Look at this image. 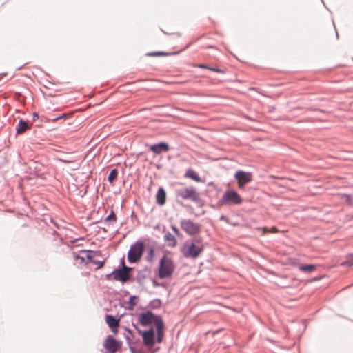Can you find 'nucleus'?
Returning a JSON list of instances; mask_svg holds the SVG:
<instances>
[{
    "instance_id": "nucleus-29",
    "label": "nucleus",
    "mask_w": 353,
    "mask_h": 353,
    "mask_svg": "<svg viewBox=\"0 0 353 353\" xmlns=\"http://www.w3.org/2000/svg\"><path fill=\"white\" fill-rule=\"evenodd\" d=\"M196 67L199 68H205V69H208V68H210L209 66H208L207 65H204V64H198L196 65Z\"/></svg>"
},
{
    "instance_id": "nucleus-11",
    "label": "nucleus",
    "mask_w": 353,
    "mask_h": 353,
    "mask_svg": "<svg viewBox=\"0 0 353 353\" xmlns=\"http://www.w3.org/2000/svg\"><path fill=\"white\" fill-rule=\"evenodd\" d=\"M235 179L238 181L239 188H243L246 183L252 181V174L244 171H237L234 174Z\"/></svg>"
},
{
    "instance_id": "nucleus-7",
    "label": "nucleus",
    "mask_w": 353,
    "mask_h": 353,
    "mask_svg": "<svg viewBox=\"0 0 353 353\" xmlns=\"http://www.w3.org/2000/svg\"><path fill=\"white\" fill-rule=\"evenodd\" d=\"M99 256V254L98 252L90 250H81L79 254L74 253L73 254L74 259L78 263H88V262L91 261L93 258H96Z\"/></svg>"
},
{
    "instance_id": "nucleus-9",
    "label": "nucleus",
    "mask_w": 353,
    "mask_h": 353,
    "mask_svg": "<svg viewBox=\"0 0 353 353\" xmlns=\"http://www.w3.org/2000/svg\"><path fill=\"white\" fill-rule=\"evenodd\" d=\"M176 194L185 200H192L196 201L199 199V194L193 187L183 188L176 190Z\"/></svg>"
},
{
    "instance_id": "nucleus-14",
    "label": "nucleus",
    "mask_w": 353,
    "mask_h": 353,
    "mask_svg": "<svg viewBox=\"0 0 353 353\" xmlns=\"http://www.w3.org/2000/svg\"><path fill=\"white\" fill-rule=\"evenodd\" d=\"M150 150L155 154H160L161 152H167L169 150V146L167 143H159L158 144L152 145L150 147Z\"/></svg>"
},
{
    "instance_id": "nucleus-34",
    "label": "nucleus",
    "mask_w": 353,
    "mask_h": 353,
    "mask_svg": "<svg viewBox=\"0 0 353 353\" xmlns=\"http://www.w3.org/2000/svg\"><path fill=\"white\" fill-rule=\"evenodd\" d=\"M153 252H154V251H153V250H152V249H151V250H150V254H153Z\"/></svg>"
},
{
    "instance_id": "nucleus-6",
    "label": "nucleus",
    "mask_w": 353,
    "mask_h": 353,
    "mask_svg": "<svg viewBox=\"0 0 353 353\" xmlns=\"http://www.w3.org/2000/svg\"><path fill=\"white\" fill-rule=\"evenodd\" d=\"M242 199L236 191L229 190L225 192L220 202L222 205H239L242 203Z\"/></svg>"
},
{
    "instance_id": "nucleus-10",
    "label": "nucleus",
    "mask_w": 353,
    "mask_h": 353,
    "mask_svg": "<svg viewBox=\"0 0 353 353\" xmlns=\"http://www.w3.org/2000/svg\"><path fill=\"white\" fill-rule=\"evenodd\" d=\"M104 347L110 353H115L121 346V343L111 336H108L104 342Z\"/></svg>"
},
{
    "instance_id": "nucleus-12",
    "label": "nucleus",
    "mask_w": 353,
    "mask_h": 353,
    "mask_svg": "<svg viewBox=\"0 0 353 353\" xmlns=\"http://www.w3.org/2000/svg\"><path fill=\"white\" fill-rule=\"evenodd\" d=\"M130 268H128L123 265V268L121 269L117 270L112 272V276L116 281H121L125 282L129 279V272Z\"/></svg>"
},
{
    "instance_id": "nucleus-19",
    "label": "nucleus",
    "mask_w": 353,
    "mask_h": 353,
    "mask_svg": "<svg viewBox=\"0 0 353 353\" xmlns=\"http://www.w3.org/2000/svg\"><path fill=\"white\" fill-rule=\"evenodd\" d=\"M139 298L135 296H131L128 301V308L130 310H133L134 306H136L138 303Z\"/></svg>"
},
{
    "instance_id": "nucleus-4",
    "label": "nucleus",
    "mask_w": 353,
    "mask_h": 353,
    "mask_svg": "<svg viewBox=\"0 0 353 353\" xmlns=\"http://www.w3.org/2000/svg\"><path fill=\"white\" fill-rule=\"evenodd\" d=\"M141 335L143 344L150 351L155 352L159 350V347H154L157 343H159L162 341L164 332H139Z\"/></svg>"
},
{
    "instance_id": "nucleus-33",
    "label": "nucleus",
    "mask_w": 353,
    "mask_h": 353,
    "mask_svg": "<svg viewBox=\"0 0 353 353\" xmlns=\"http://www.w3.org/2000/svg\"><path fill=\"white\" fill-rule=\"evenodd\" d=\"M263 230H264V232H266L268 231V230H267V228H263Z\"/></svg>"
},
{
    "instance_id": "nucleus-2",
    "label": "nucleus",
    "mask_w": 353,
    "mask_h": 353,
    "mask_svg": "<svg viewBox=\"0 0 353 353\" xmlns=\"http://www.w3.org/2000/svg\"><path fill=\"white\" fill-rule=\"evenodd\" d=\"M203 250V240L201 237L195 238L190 243H185L181 251L187 258H197Z\"/></svg>"
},
{
    "instance_id": "nucleus-31",
    "label": "nucleus",
    "mask_w": 353,
    "mask_h": 353,
    "mask_svg": "<svg viewBox=\"0 0 353 353\" xmlns=\"http://www.w3.org/2000/svg\"><path fill=\"white\" fill-rule=\"evenodd\" d=\"M39 118V115L37 113L34 112L33 113V120L35 121L36 119H37Z\"/></svg>"
},
{
    "instance_id": "nucleus-1",
    "label": "nucleus",
    "mask_w": 353,
    "mask_h": 353,
    "mask_svg": "<svg viewBox=\"0 0 353 353\" xmlns=\"http://www.w3.org/2000/svg\"><path fill=\"white\" fill-rule=\"evenodd\" d=\"M139 321L143 326L151 327L149 331H153L154 327L157 329V331H163L164 329L161 317L154 315L150 311L141 314L139 316Z\"/></svg>"
},
{
    "instance_id": "nucleus-30",
    "label": "nucleus",
    "mask_w": 353,
    "mask_h": 353,
    "mask_svg": "<svg viewBox=\"0 0 353 353\" xmlns=\"http://www.w3.org/2000/svg\"><path fill=\"white\" fill-rule=\"evenodd\" d=\"M164 54L162 52H154V53H150L149 55L150 56H160V55H163Z\"/></svg>"
},
{
    "instance_id": "nucleus-16",
    "label": "nucleus",
    "mask_w": 353,
    "mask_h": 353,
    "mask_svg": "<svg viewBox=\"0 0 353 353\" xmlns=\"http://www.w3.org/2000/svg\"><path fill=\"white\" fill-rule=\"evenodd\" d=\"M164 240L167 246L174 248L176 245L177 241L175 236L170 232H168L164 236Z\"/></svg>"
},
{
    "instance_id": "nucleus-28",
    "label": "nucleus",
    "mask_w": 353,
    "mask_h": 353,
    "mask_svg": "<svg viewBox=\"0 0 353 353\" xmlns=\"http://www.w3.org/2000/svg\"><path fill=\"white\" fill-rule=\"evenodd\" d=\"M171 228H172V230H173V232H174L176 234H177V235H179V231L178 228H177L176 226H174V225H172V226H171Z\"/></svg>"
},
{
    "instance_id": "nucleus-22",
    "label": "nucleus",
    "mask_w": 353,
    "mask_h": 353,
    "mask_svg": "<svg viewBox=\"0 0 353 353\" xmlns=\"http://www.w3.org/2000/svg\"><path fill=\"white\" fill-rule=\"evenodd\" d=\"M117 174L118 172L117 169L112 170L108 176L109 182L111 183H113V181L117 179Z\"/></svg>"
},
{
    "instance_id": "nucleus-5",
    "label": "nucleus",
    "mask_w": 353,
    "mask_h": 353,
    "mask_svg": "<svg viewBox=\"0 0 353 353\" xmlns=\"http://www.w3.org/2000/svg\"><path fill=\"white\" fill-rule=\"evenodd\" d=\"M144 245L142 242L138 241L132 245L128 252V259L130 263L138 262L143 254Z\"/></svg>"
},
{
    "instance_id": "nucleus-20",
    "label": "nucleus",
    "mask_w": 353,
    "mask_h": 353,
    "mask_svg": "<svg viewBox=\"0 0 353 353\" xmlns=\"http://www.w3.org/2000/svg\"><path fill=\"white\" fill-rule=\"evenodd\" d=\"M185 176L189 177L196 181H200V180H201L200 177L198 176V174L191 169L187 170V172L185 173Z\"/></svg>"
},
{
    "instance_id": "nucleus-23",
    "label": "nucleus",
    "mask_w": 353,
    "mask_h": 353,
    "mask_svg": "<svg viewBox=\"0 0 353 353\" xmlns=\"http://www.w3.org/2000/svg\"><path fill=\"white\" fill-rule=\"evenodd\" d=\"M105 220L107 221L115 222L117 220V217L114 212L113 211H111L110 214L106 217Z\"/></svg>"
},
{
    "instance_id": "nucleus-26",
    "label": "nucleus",
    "mask_w": 353,
    "mask_h": 353,
    "mask_svg": "<svg viewBox=\"0 0 353 353\" xmlns=\"http://www.w3.org/2000/svg\"><path fill=\"white\" fill-rule=\"evenodd\" d=\"M345 263L348 265H353V254L349 256Z\"/></svg>"
},
{
    "instance_id": "nucleus-25",
    "label": "nucleus",
    "mask_w": 353,
    "mask_h": 353,
    "mask_svg": "<svg viewBox=\"0 0 353 353\" xmlns=\"http://www.w3.org/2000/svg\"><path fill=\"white\" fill-rule=\"evenodd\" d=\"M70 117V114H63L62 115L58 117H56V118H54L52 121V122H56L59 119H66V118H68Z\"/></svg>"
},
{
    "instance_id": "nucleus-15",
    "label": "nucleus",
    "mask_w": 353,
    "mask_h": 353,
    "mask_svg": "<svg viewBox=\"0 0 353 353\" xmlns=\"http://www.w3.org/2000/svg\"><path fill=\"white\" fill-rule=\"evenodd\" d=\"M156 201L159 205H163L166 201V193L163 188H159L156 194Z\"/></svg>"
},
{
    "instance_id": "nucleus-24",
    "label": "nucleus",
    "mask_w": 353,
    "mask_h": 353,
    "mask_svg": "<svg viewBox=\"0 0 353 353\" xmlns=\"http://www.w3.org/2000/svg\"><path fill=\"white\" fill-rule=\"evenodd\" d=\"M88 263H94L97 265V268H101L103 267L104 262L103 261H98L95 260V258H93V259L88 262Z\"/></svg>"
},
{
    "instance_id": "nucleus-32",
    "label": "nucleus",
    "mask_w": 353,
    "mask_h": 353,
    "mask_svg": "<svg viewBox=\"0 0 353 353\" xmlns=\"http://www.w3.org/2000/svg\"><path fill=\"white\" fill-rule=\"evenodd\" d=\"M271 231H272V232L275 233V232H278V229L275 227H273V228H272Z\"/></svg>"
},
{
    "instance_id": "nucleus-13",
    "label": "nucleus",
    "mask_w": 353,
    "mask_h": 353,
    "mask_svg": "<svg viewBox=\"0 0 353 353\" xmlns=\"http://www.w3.org/2000/svg\"><path fill=\"white\" fill-rule=\"evenodd\" d=\"M128 335L126 336L128 341L129 348L131 353H142V350L138 347V345L132 342L131 337H134V332H128Z\"/></svg>"
},
{
    "instance_id": "nucleus-18",
    "label": "nucleus",
    "mask_w": 353,
    "mask_h": 353,
    "mask_svg": "<svg viewBox=\"0 0 353 353\" xmlns=\"http://www.w3.org/2000/svg\"><path fill=\"white\" fill-rule=\"evenodd\" d=\"M105 321L112 329L117 328L119 325V320L111 315L105 316Z\"/></svg>"
},
{
    "instance_id": "nucleus-17",
    "label": "nucleus",
    "mask_w": 353,
    "mask_h": 353,
    "mask_svg": "<svg viewBox=\"0 0 353 353\" xmlns=\"http://www.w3.org/2000/svg\"><path fill=\"white\" fill-rule=\"evenodd\" d=\"M29 128L30 125L28 123V122L21 119L17 125L16 132L17 134H21Z\"/></svg>"
},
{
    "instance_id": "nucleus-8",
    "label": "nucleus",
    "mask_w": 353,
    "mask_h": 353,
    "mask_svg": "<svg viewBox=\"0 0 353 353\" xmlns=\"http://www.w3.org/2000/svg\"><path fill=\"white\" fill-rule=\"evenodd\" d=\"M180 225L182 230L191 236L197 234L201 230L200 225L190 219H182Z\"/></svg>"
},
{
    "instance_id": "nucleus-3",
    "label": "nucleus",
    "mask_w": 353,
    "mask_h": 353,
    "mask_svg": "<svg viewBox=\"0 0 353 353\" xmlns=\"http://www.w3.org/2000/svg\"><path fill=\"white\" fill-rule=\"evenodd\" d=\"M175 270V265L173 260L164 255L159 261L158 266V277L161 279H170L172 277Z\"/></svg>"
},
{
    "instance_id": "nucleus-27",
    "label": "nucleus",
    "mask_w": 353,
    "mask_h": 353,
    "mask_svg": "<svg viewBox=\"0 0 353 353\" xmlns=\"http://www.w3.org/2000/svg\"><path fill=\"white\" fill-rule=\"evenodd\" d=\"M208 69L210 70L216 72H219V73H222L223 72V71L221 70H220L219 68H211V67H210V68H208Z\"/></svg>"
},
{
    "instance_id": "nucleus-21",
    "label": "nucleus",
    "mask_w": 353,
    "mask_h": 353,
    "mask_svg": "<svg viewBox=\"0 0 353 353\" xmlns=\"http://www.w3.org/2000/svg\"><path fill=\"white\" fill-rule=\"evenodd\" d=\"M316 269V265L312 264L302 265L299 266V270L302 272H310Z\"/></svg>"
}]
</instances>
